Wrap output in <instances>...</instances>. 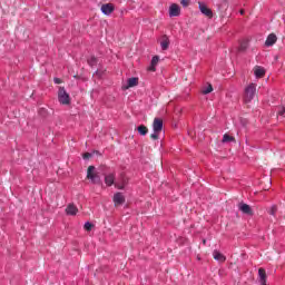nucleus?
<instances>
[{
  "instance_id": "1",
  "label": "nucleus",
  "mask_w": 285,
  "mask_h": 285,
  "mask_svg": "<svg viewBox=\"0 0 285 285\" xmlns=\"http://www.w3.org/2000/svg\"><path fill=\"white\" fill-rule=\"evenodd\" d=\"M257 97V85L256 83H249L244 91V101L245 104H250Z\"/></svg>"
},
{
  "instance_id": "2",
  "label": "nucleus",
  "mask_w": 285,
  "mask_h": 285,
  "mask_svg": "<svg viewBox=\"0 0 285 285\" xmlns=\"http://www.w3.org/2000/svg\"><path fill=\"white\" fill-rule=\"evenodd\" d=\"M58 101L63 106H68L70 104V95L66 91V88L60 87L58 91Z\"/></svg>"
},
{
  "instance_id": "3",
  "label": "nucleus",
  "mask_w": 285,
  "mask_h": 285,
  "mask_svg": "<svg viewBox=\"0 0 285 285\" xmlns=\"http://www.w3.org/2000/svg\"><path fill=\"white\" fill-rule=\"evenodd\" d=\"M126 186H128V178L126 177V174L122 173L115 183V188H118V190H124Z\"/></svg>"
},
{
  "instance_id": "4",
  "label": "nucleus",
  "mask_w": 285,
  "mask_h": 285,
  "mask_svg": "<svg viewBox=\"0 0 285 285\" xmlns=\"http://www.w3.org/2000/svg\"><path fill=\"white\" fill-rule=\"evenodd\" d=\"M154 132H161L164 130V120L161 118H155L153 122Z\"/></svg>"
},
{
  "instance_id": "5",
  "label": "nucleus",
  "mask_w": 285,
  "mask_h": 285,
  "mask_svg": "<svg viewBox=\"0 0 285 285\" xmlns=\"http://www.w3.org/2000/svg\"><path fill=\"white\" fill-rule=\"evenodd\" d=\"M181 14V9L179 8V4L173 3L169 7V17H179Z\"/></svg>"
},
{
  "instance_id": "6",
  "label": "nucleus",
  "mask_w": 285,
  "mask_h": 285,
  "mask_svg": "<svg viewBox=\"0 0 285 285\" xmlns=\"http://www.w3.org/2000/svg\"><path fill=\"white\" fill-rule=\"evenodd\" d=\"M126 203V197H124L122 193H116L114 195V204L115 206H121V204Z\"/></svg>"
},
{
  "instance_id": "7",
  "label": "nucleus",
  "mask_w": 285,
  "mask_h": 285,
  "mask_svg": "<svg viewBox=\"0 0 285 285\" xmlns=\"http://www.w3.org/2000/svg\"><path fill=\"white\" fill-rule=\"evenodd\" d=\"M199 10L205 17H208V19H213V10H210L206 4L199 3Z\"/></svg>"
},
{
  "instance_id": "8",
  "label": "nucleus",
  "mask_w": 285,
  "mask_h": 285,
  "mask_svg": "<svg viewBox=\"0 0 285 285\" xmlns=\"http://www.w3.org/2000/svg\"><path fill=\"white\" fill-rule=\"evenodd\" d=\"M238 208L244 213V215H254L253 208H250L248 204L239 203Z\"/></svg>"
},
{
  "instance_id": "9",
  "label": "nucleus",
  "mask_w": 285,
  "mask_h": 285,
  "mask_svg": "<svg viewBox=\"0 0 285 285\" xmlns=\"http://www.w3.org/2000/svg\"><path fill=\"white\" fill-rule=\"evenodd\" d=\"M101 12L104 14H112V12H115V6H112V3L102 4Z\"/></svg>"
},
{
  "instance_id": "10",
  "label": "nucleus",
  "mask_w": 285,
  "mask_h": 285,
  "mask_svg": "<svg viewBox=\"0 0 285 285\" xmlns=\"http://www.w3.org/2000/svg\"><path fill=\"white\" fill-rule=\"evenodd\" d=\"M275 43H277V36L275 33H271L265 41V46L271 47L275 46Z\"/></svg>"
},
{
  "instance_id": "11",
  "label": "nucleus",
  "mask_w": 285,
  "mask_h": 285,
  "mask_svg": "<svg viewBox=\"0 0 285 285\" xmlns=\"http://www.w3.org/2000/svg\"><path fill=\"white\" fill-rule=\"evenodd\" d=\"M66 213L67 215H77V213H79V208H77V205L75 204H69L66 208Z\"/></svg>"
},
{
  "instance_id": "12",
  "label": "nucleus",
  "mask_w": 285,
  "mask_h": 285,
  "mask_svg": "<svg viewBox=\"0 0 285 285\" xmlns=\"http://www.w3.org/2000/svg\"><path fill=\"white\" fill-rule=\"evenodd\" d=\"M139 85V78H129L127 80V86L125 87V90H128V88H135V86Z\"/></svg>"
},
{
  "instance_id": "13",
  "label": "nucleus",
  "mask_w": 285,
  "mask_h": 285,
  "mask_svg": "<svg viewBox=\"0 0 285 285\" xmlns=\"http://www.w3.org/2000/svg\"><path fill=\"white\" fill-rule=\"evenodd\" d=\"M169 46H170V39H168V36H163L160 41L161 50H168Z\"/></svg>"
},
{
  "instance_id": "14",
  "label": "nucleus",
  "mask_w": 285,
  "mask_h": 285,
  "mask_svg": "<svg viewBox=\"0 0 285 285\" xmlns=\"http://www.w3.org/2000/svg\"><path fill=\"white\" fill-rule=\"evenodd\" d=\"M258 277H259L261 285H266V269L261 267L258 269Z\"/></svg>"
},
{
  "instance_id": "15",
  "label": "nucleus",
  "mask_w": 285,
  "mask_h": 285,
  "mask_svg": "<svg viewBox=\"0 0 285 285\" xmlns=\"http://www.w3.org/2000/svg\"><path fill=\"white\" fill-rule=\"evenodd\" d=\"M254 75H255V77H257V79H262V77H264V75H266V70H264V68H262V67H255Z\"/></svg>"
},
{
  "instance_id": "16",
  "label": "nucleus",
  "mask_w": 285,
  "mask_h": 285,
  "mask_svg": "<svg viewBox=\"0 0 285 285\" xmlns=\"http://www.w3.org/2000/svg\"><path fill=\"white\" fill-rule=\"evenodd\" d=\"M213 257L216 259V262H226V256L224 254L219 253V250H214L213 252Z\"/></svg>"
},
{
  "instance_id": "17",
  "label": "nucleus",
  "mask_w": 285,
  "mask_h": 285,
  "mask_svg": "<svg viewBox=\"0 0 285 285\" xmlns=\"http://www.w3.org/2000/svg\"><path fill=\"white\" fill-rule=\"evenodd\" d=\"M105 184L107 186H112L115 185V174H109L105 177Z\"/></svg>"
},
{
  "instance_id": "18",
  "label": "nucleus",
  "mask_w": 285,
  "mask_h": 285,
  "mask_svg": "<svg viewBox=\"0 0 285 285\" xmlns=\"http://www.w3.org/2000/svg\"><path fill=\"white\" fill-rule=\"evenodd\" d=\"M97 176L95 173V166H89L87 169V179H92Z\"/></svg>"
},
{
  "instance_id": "19",
  "label": "nucleus",
  "mask_w": 285,
  "mask_h": 285,
  "mask_svg": "<svg viewBox=\"0 0 285 285\" xmlns=\"http://www.w3.org/2000/svg\"><path fill=\"white\" fill-rule=\"evenodd\" d=\"M97 176L95 173V166H89L87 169V179H92Z\"/></svg>"
},
{
  "instance_id": "20",
  "label": "nucleus",
  "mask_w": 285,
  "mask_h": 285,
  "mask_svg": "<svg viewBox=\"0 0 285 285\" xmlns=\"http://www.w3.org/2000/svg\"><path fill=\"white\" fill-rule=\"evenodd\" d=\"M138 132L142 137H146V135H148V127H146V125L138 126Z\"/></svg>"
},
{
  "instance_id": "21",
  "label": "nucleus",
  "mask_w": 285,
  "mask_h": 285,
  "mask_svg": "<svg viewBox=\"0 0 285 285\" xmlns=\"http://www.w3.org/2000/svg\"><path fill=\"white\" fill-rule=\"evenodd\" d=\"M159 63V56H154L151 59V67L149 70L155 71V66H157Z\"/></svg>"
},
{
  "instance_id": "22",
  "label": "nucleus",
  "mask_w": 285,
  "mask_h": 285,
  "mask_svg": "<svg viewBox=\"0 0 285 285\" xmlns=\"http://www.w3.org/2000/svg\"><path fill=\"white\" fill-rule=\"evenodd\" d=\"M228 141H235V137L228 135V134H225L223 136V144H228Z\"/></svg>"
},
{
  "instance_id": "23",
  "label": "nucleus",
  "mask_w": 285,
  "mask_h": 285,
  "mask_svg": "<svg viewBox=\"0 0 285 285\" xmlns=\"http://www.w3.org/2000/svg\"><path fill=\"white\" fill-rule=\"evenodd\" d=\"M268 215H272V217H275V215H277V205H273V206L268 209Z\"/></svg>"
},
{
  "instance_id": "24",
  "label": "nucleus",
  "mask_w": 285,
  "mask_h": 285,
  "mask_svg": "<svg viewBox=\"0 0 285 285\" xmlns=\"http://www.w3.org/2000/svg\"><path fill=\"white\" fill-rule=\"evenodd\" d=\"M248 48V41H243L239 46V51L244 52Z\"/></svg>"
},
{
  "instance_id": "25",
  "label": "nucleus",
  "mask_w": 285,
  "mask_h": 285,
  "mask_svg": "<svg viewBox=\"0 0 285 285\" xmlns=\"http://www.w3.org/2000/svg\"><path fill=\"white\" fill-rule=\"evenodd\" d=\"M213 92V85H208L206 89L203 90V95H210Z\"/></svg>"
},
{
  "instance_id": "26",
  "label": "nucleus",
  "mask_w": 285,
  "mask_h": 285,
  "mask_svg": "<svg viewBox=\"0 0 285 285\" xmlns=\"http://www.w3.org/2000/svg\"><path fill=\"white\" fill-rule=\"evenodd\" d=\"M91 181L92 184L99 185L101 184V177H99V175L97 174L95 178H91Z\"/></svg>"
},
{
  "instance_id": "27",
  "label": "nucleus",
  "mask_w": 285,
  "mask_h": 285,
  "mask_svg": "<svg viewBox=\"0 0 285 285\" xmlns=\"http://www.w3.org/2000/svg\"><path fill=\"white\" fill-rule=\"evenodd\" d=\"M92 228H95V225H94V224H91V223H89V222H87V223L85 224V230L90 232V230H92Z\"/></svg>"
},
{
  "instance_id": "28",
  "label": "nucleus",
  "mask_w": 285,
  "mask_h": 285,
  "mask_svg": "<svg viewBox=\"0 0 285 285\" xmlns=\"http://www.w3.org/2000/svg\"><path fill=\"white\" fill-rule=\"evenodd\" d=\"M88 63H89V66H97V58L91 57V58L88 60Z\"/></svg>"
},
{
  "instance_id": "29",
  "label": "nucleus",
  "mask_w": 285,
  "mask_h": 285,
  "mask_svg": "<svg viewBox=\"0 0 285 285\" xmlns=\"http://www.w3.org/2000/svg\"><path fill=\"white\" fill-rule=\"evenodd\" d=\"M180 3L184 8H188L190 0H181Z\"/></svg>"
},
{
  "instance_id": "30",
  "label": "nucleus",
  "mask_w": 285,
  "mask_h": 285,
  "mask_svg": "<svg viewBox=\"0 0 285 285\" xmlns=\"http://www.w3.org/2000/svg\"><path fill=\"white\" fill-rule=\"evenodd\" d=\"M150 139H154V140L159 139V132L154 131V134L150 135Z\"/></svg>"
},
{
  "instance_id": "31",
  "label": "nucleus",
  "mask_w": 285,
  "mask_h": 285,
  "mask_svg": "<svg viewBox=\"0 0 285 285\" xmlns=\"http://www.w3.org/2000/svg\"><path fill=\"white\" fill-rule=\"evenodd\" d=\"M278 116L283 117V119H285V108L282 107V109L278 111Z\"/></svg>"
},
{
  "instance_id": "32",
  "label": "nucleus",
  "mask_w": 285,
  "mask_h": 285,
  "mask_svg": "<svg viewBox=\"0 0 285 285\" xmlns=\"http://www.w3.org/2000/svg\"><path fill=\"white\" fill-rule=\"evenodd\" d=\"M92 157V154H90V153H85L83 155H82V158L83 159H90Z\"/></svg>"
},
{
  "instance_id": "33",
  "label": "nucleus",
  "mask_w": 285,
  "mask_h": 285,
  "mask_svg": "<svg viewBox=\"0 0 285 285\" xmlns=\"http://www.w3.org/2000/svg\"><path fill=\"white\" fill-rule=\"evenodd\" d=\"M55 83H61V79L55 78Z\"/></svg>"
},
{
  "instance_id": "34",
  "label": "nucleus",
  "mask_w": 285,
  "mask_h": 285,
  "mask_svg": "<svg viewBox=\"0 0 285 285\" xmlns=\"http://www.w3.org/2000/svg\"><path fill=\"white\" fill-rule=\"evenodd\" d=\"M240 14H244V10H240Z\"/></svg>"
}]
</instances>
